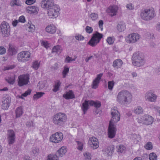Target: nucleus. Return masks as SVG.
<instances>
[{
	"mask_svg": "<svg viewBox=\"0 0 160 160\" xmlns=\"http://www.w3.org/2000/svg\"><path fill=\"white\" fill-rule=\"evenodd\" d=\"M111 112L112 119L109 122L108 135L109 138H112L115 137L116 131V126L114 123L120 120V114L115 107L111 109Z\"/></svg>",
	"mask_w": 160,
	"mask_h": 160,
	"instance_id": "f257e3e1",
	"label": "nucleus"
},
{
	"mask_svg": "<svg viewBox=\"0 0 160 160\" xmlns=\"http://www.w3.org/2000/svg\"><path fill=\"white\" fill-rule=\"evenodd\" d=\"M41 6L43 8L47 9L48 15L50 18L57 17L59 14L60 9L59 6L54 3L53 0H45L41 3Z\"/></svg>",
	"mask_w": 160,
	"mask_h": 160,
	"instance_id": "f03ea898",
	"label": "nucleus"
},
{
	"mask_svg": "<svg viewBox=\"0 0 160 160\" xmlns=\"http://www.w3.org/2000/svg\"><path fill=\"white\" fill-rule=\"evenodd\" d=\"M132 98V96L131 93L126 90L119 92L117 97L118 102L121 104L129 103Z\"/></svg>",
	"mask_w": 160,
	"mask_h": 160,
	"instance_id": "7ed1b4c3",
	"label": "nucleus"
},
{
	"mask_svg": "<svg viewBox=\"0 0 160 160\" xmlns=\"http://www.w3.org/2000/svg\"><path fill=\"white\" fill-rule=\"evenodd\" d=\"M145 62L144 57L141 52H134L132 57V63L134 66L140 67L143 65Z\"/></svg>",
	"mask_w": 160,
	"mask_h": 160,
	"instance_id": "20e7f679",
	"label": "nucleus"
},
{
	"mask_svg": "<svg viewBox=\"0 0 160 160\" xmlns=\"http://www.w3.org/2000/svg\"><path fill=\"white\" fill-rule=\"evenodd\" d=\"M67 119V117L65 114L58 112L54 115L52 121L56 125L62 126L65 124Z\"/></svg>",
	"mask_w": 160,
	"mask_h": 160,
	"instance_id": "39448f33",
	"label": "nucleus"
},
{
	"mask_svg": "<svg viewBox=\"0 0 160 160\" xmlns=\"http://www.w3.org/2000/svg\"><path fill=\"white\" fill-rule=\"evenodd\" d=\"M140 16L142 19L148 21L153 19L156 16V13L153 8L146 9L141 13Z\"/></svg>",
	"mask_w": 160,
	"mask_h": 160,
	"instance_id": "423d86ee",
	"label": "nucleus"
},
{
	"mask_svg": "<svg viewBox=\"0 0 160 160\" xmlns=\"http://www.w3.org/2000/svg\"><path fill=\"white\" fill-rule=\"evenodd\" d=\"M103 35L97 32L92 34V36L88 42V44L92 47H95L98 43L103 37Z\"/></svg>",
	"mask_w": 160,
	"mask_h": 160,
	"instance_id": "0eeeda50",
	"label": "nucleus"
},
{
	"mask_svg": "<svg viewBox=\"0 0 160 160\" xmlns=\"http://www.w3.org/2000/svg\"><path fill=\"white\" fill-rule=\"evenodd\" d=\"M30 56V52L27 51H23L18 54L17 58L19 62H25L29 60Z\"/></svg>",
	"mask_w": 160,
	"mask_h": 160,
	"instance_id": "6e6552de",
	"label": "nucleus"
},
{
	"mask_svg": "<svg viewBox=\"0 0 160 160\" xmlns=\"http://www.w3.org/2000/svg\"><path fill=\"white\" fill-rule=\"evenodd\" d=\"M1 32L4 37H8L10 34V27L8 23L2 22L0 25Z\"/></svg>",
	"mask_w": 160,
	"mask_h": 160,
	"instance_id": "1a4fd4ad",
	"label": "nucleus"
},
{
	"mask_svg": "<svg viewBox=\"0 0 160 160\" xmlns=\"http://www.w3.org/2000/svg\"><path fill=\"white\" fill-rule=\"evenodd\" d=\"M63 138V135L62 132H57L50 136V141L55 143H58L61 142Z\"/></svg>",
	"mask_w": 160,
	"mask_h": 160,
	"instance_id": "9d476101",
	"label": "nucleus"
},
{
	"mask_svg": "<svg viewBox=\"0 0 160 160\" xmlns=\"http://www.w3.org/2000/svg\"><path fill=\"white\" fill-rule=\"evenodd\" d=\"M7 140L9 145L13 144L15 142L16 135L14 131L12 129L7 131Z\"/></svg>",
	"mask_w": 160,
	"mask_h": 160,
	"instance_id": "9b49d317",
	"label": "nucleus"
},
{
	"mask_svg": "<svg viewBox=\"0 0 160 160\" xmlns=\"http://www.w3.org/2000/svg\"><path fill=\"white\" fill-rule=\"evenodd\" d=\"M29 77L28 75H22L18 77V85L21 87L28 84L29 82Z\"/></svg>",
	"mask_w": 160,
	"mask_h": 160,
	"instance_id": "f8f14e48",
	"label": "nucleus"
},
{
	"mask_svg": "<svg viewBox=\"0 0 160 160\" xmlns=\"http://www.w3.org/2000/svg\"><path fill=\"white\" fill-rule=\"evenodd\" d=\"M139 35L137 33H133L128 35L126 40L128 43H133L139 39Z\"/></svg>",
	"mask_w": 160,
	"mask_h": 160,
	"instance_id": "ddd939ff",
	"label": "nucleus"
},
{
	"mask_svg": "<svg viewBox=\"0 0 160 160\" xmlns=\"http://www.w3.org/2000/svg\"><path fill=\"white\" fill-rule=\"evenodd\" d=\"M145 98L149 102H154L156 99L157 96L154 94L152 90H150L146 93Z\"/></svg>",
	"mask_w": 160,
	"mask_h": 160,
	"instance_id": "4468645a",
	"label": "nucleus"
},
{
	"mask_svg": "<svg viewBox=\"0 0 160 160\" xmlns=\"http://www.w3.org/2000/svg\"><path fill=\"white\" fill-rule=\"evenodd\" d=\"M118 10V7L117 6H110L106 10V12L110 14V16L112 17L116 15Z\"/></svg>",
	"mask_w": 160,
	"mask_h": 160,
	"instance_id": "2eb2a0df",
	"label": "nucleus"
},
{
	"mask_svg": "<svg viewBox=\"0 0 160 160\" xmlns=\"http://www.w3.org/2000/svg\"><path fill=\"white\" fill-rule=\"evenodd\" d=\"M11 102V98L7 97V98H4L2 101V108L3 109H7L10 105Z\"/></svg>",
	"mask_w": 160,
	"mask_h": 160,
	"instance_id": "dca6fc26",
	"label": "nucleus"
},
{
	"mask_svg": "<svg viewBox=\"0 0 160 160\" xmlns=\"http://www.w3.org/2000/svg\"><path fill=\"white\" fill-rule=\"evenodd\" d=\"M142 119L144 124L146 125L152 124L153 122V118L147 114L144 115L142 117Z\"/></svg>",
	"mask_w": 160,
	"mask_h": 160,
	"instance_id": "f3484780",
	"label": "nucleus"
},
{
	"mask_svg": "<svg viewBox=\"0 0 160 160\" xmlns=\"http://www.w3.org/2000/svg\"><path fill=\"white\" fill-rule=\"evenodd\" d=\"M63 97L65 99L68 100L75 98V95L72 91L70 90L68 92H66L65 93L63 94Z\"/></svg>",
	"mask_w": 160,
	"mask_h": 160,
	"instance_id": "a211bd4d",
	"label": "nucleus"
},
{
	"mask_svg": "<svg viewBox=\"0 0 160 160\" xmlns=\"http://www.w3.org/2000/svg\"><path fill=\"white\" fill-rule=\"evenodd\" d=\"M26 10L28 13L36 14L38 12V8L36 6H30L27 8Z\"/></svg>",
	"mask_w": 160,
	"mask_h": 160,
	"instance_id": "6ab92c4d",
	"label": "nucleus"
},
{
	"mask_svg": "<svg viewBox=\"0 0 160 160\" xmlns=\"http://www.w3.org/2000/svg\"><path fill=\"white\" fill-rule=\"evenodd\" d=\"M67 152V148L65 147H62L56 152V154L59 157H62Z\"/></svg>",
	"mask_w": 160,
	"mask_h": 160,
	"instance_id": "aec40b11",
	"label": "nucleus"
},
{
	"mask_svg": "<svg viewBox=\"0 0 160 160\" xmlns=\"http://www.w3.org/2000/svg\"><path fill=\"white\" fill-rule=\"evenodd\" d=\"M8 51L9 55L11 56L16 54L17 52L15 46L10 44L9 45Z\"/></svg>",
	"mask_w": 160,
	"mask_h": 160,
	"instance_id": "412c9836",
	"label": "nucleus"
},
{
	"mask_svg": "<svg viewBox=\"0 0 160 160\" xmlns=\"http://www.w3.org/2000/svg\"><path fill=\"white\" fill-rule=\"evenodd\" d=\"M46 31L48 33L53 34L55 32L56 28L53 25H50L47 26L46 28Z\"/></svg>",
	"mask_w": 160,
	"mask_h": 160,
	"instance_id": "4be33fe9",
	"label": "nucleus"
},
{
	"mask_svg": "<svg viewBox=\"0 0 160 160\" xmlns=\"http://www.w3.org/2000/svg\"><path fill=\"white\" fill-rule=\"evenodd\" d=\"M90 140L92 143L91 144V147H92L93 149H95L98 148L99 146V143L97 138L92 137L91 138Z\"/></svg>",
	"mask_w": 160,
	"mask_h": 160,
	"instance_id": "5701e85b",
	"label": "nucleus"
},
{
	"mask_svg": "<svg viewBox=\"0 0 160 160\" xmlns=\"http://www.w3.org/2000/svg\"><path fill=\"white\" fill-rule=\"evenodd\" d=\"M123 64V62L120 59H117L114 61L112 66L117 68H120Z\"/></svg>",
	"mask_w": 160,
	"mask_h": 160,
	"instance_id": "b1692460",
	"label": "nucleus"
},
{
	"mask_svg": "<svg viewBox=\"0 0 160 160\" xmlns=\"http://www.w3.org/2000/svg\"><path fill=\"white\" fill-rule=\"evenodd\" d=\"M23 108L22 106L18 107L15 110L16 117L18 118L21 117L23 113Z\"/></svg>",
	"mask_w": 160,
	"mask_h": 160,
	"instance_id": "393cba45",
	"label": "nucleus"
},
{
	"mask_svg": "<svg viewBox=\"0 0 160 160\" xmlns=\"http://www.w3.org/2000/svg\"><path fill=\"white\" fill-rule=\"evenodd\" d=\"M114 147L113 145L108 147L105 149V152L109 156L111 155L114 152Z\"/></svg>",
	"mask_w": 160,
	"mask_h": 160,
	"instance_id": "a878e982",
	"label": "nucleus"
},
{
	"mask_svg": "<svg viewBox=\"0 0 160 160\" xmlns=\"http://www.w3.org/2000/svg\"><path fill=\"white\" fill-rule=\"evenodd\" d=\"M117 29L119 32L124 31L126 29L125 23L123 22L118 23L117 26Z\"/></svg>",
	"mask_w": 160,
	"mask_h": 160,
	"instance_id": "bb28decb",
	"label": "nucleus"
},
{
	"mask_svg": "<svg viewBox=\"0 0 160 160\" xmlns=\"http://www.w3.org/2000/svg\"><path fill=\"white\" fill-rule=\"evenodd\" d=\"M89 104L88 100H86L82 104V109L83 110L84 114H85L86 112L88 109Z\"/></svg>",
	"mask_w": 160,
	"mask_h": 160,
	"instance_id": "cd10ccee",
	"label": "nucleus"
},
{
	"mask_svg": "<svg viewBox=\"0 0 160 160\" xmlns=\"http://www.w3.org/2000/svg\"><path fill=\"white\" fill-rule=\"evenodd\" d=\"M61 47L59 45L54 47L52 50V52H55L57 54H59L61 52Z\"/></svg>",
	"mask_w": 160,
	"mask_h": 160,
	"instance_id": "c85d7f7f",
	"label": "nucleus"
},
{
	"mask_svg": "<svg viewBox=\"0 0 160 160\" xmlns=\"http://www.w3.org/2000/svg\"><path fill=\"white\" fill-rule=\"evenodd\" d=\"M143 109L141 106H138L135 108L134 110V112L137 114L143 113Z\"/></svg>",
	"mask_w": 160,
	"mask_h": 160,
	"instance_id": "c756f323",
	"label": "nucleus"
},
{
	"mask_svg": "<svg viewBox=\"0 0 160 160\" xmlns=\"http://www.w3.org/2000/svg\"><path fill=\"white\" fill-rule=\"evenodd\" d=\"M44 94L45 93L44 92H36V94H34L33 96V99L34 100H37L39 98L42 97Z\"/></svg>",
	"mask_w": 160,
	"mask_h": 160,
	"instance_id": "7c9ffc66",
	"label": "nucleus"
},
{
	"mask_svg": "<svg viewBox=\"0 0 160 160\" xmlns=\"http://www.w3.org/2000/svg\"><path fill=\"white\" fill-rule=\"evenodd\" d=\"M59 157L56 154L53 155L50 154L48 156L47 160H58V158Z\"/></svg>",
	"mask_w": 160,
	"mask_h": 160,
	"instance_id": "2f4dec72",
	"label": "nucleus"
},
{
	"mask_svg": "<svg viewBox=\"0 0 160 160\" xmlns=\"http://www.w3.org/2000/svg\"><path fill=\"white\" fill-rule=\"evenodd\" d=\"M99 82L96 80L94 79L91 85L92 88L94 89L97 88L98 87Z\"/></svg>",
	"mask_w": 160,
	"mask_h": 160,
	"instance_id": "473e14b6",
	"label": "nucleus"
},
{
	"mask_svg": "<svg viewBox=\"0 0 160 160\" xmlns=\"http://www.w3.org/2000/svg\"><path fill=\"white\" fill-rule=\"evenodd\" d=\"M61 83L59 81H58L55 84L54 88L53 89V91L54 92H56L59 90V87L60 86Z\"/></svg>",
	"mask_w": 160,
	"mask_h": 160,
	"instance_id": "72a5a7b5",
	"label": "nucleus"
},
{
	"mask_svg": "<svg viewBox=\"0 0 160 160\" xmlns=\"http://www.w3.org/2000/svg\"><path fill=\"white\" fill-rule=\"evenodd\" d=\"M115 82L113 81H108V88L110 91H112Z\"/></svg>",
	"mask_w": 160,
	"mask_h": 160,
	"instance_id": "f704fd0d",
	"label": "nucleus"
},
{
	"mask_svg": "<svg viewBox=\"0 0 160 160\" xmlns=\"http://www.w3.org/2000/svg\"><path fill=\"white\" fill-rule=\"evenodd\" d=\"M40 66V63L38 61H34L33 62L32 67L35 70H37Z\"/></svg>",
	"mask_w": 160,
	"mask_h": 160,
	"instance_id": "c9c22d12",
	"label": "nucleus"
},
{
	"mask_svg": "<svg viewBox=\"0 0 160 160\" xmlns=\"http://www.w3.org/2000/svg\"><path fill=\"white\" fill-rule=\"evenodd\" d=\"M6 81L9 84H13L14 82V77H9L8 78V79H6Z\"/></svg>",
	"mask_w": 160,
	"mask_h": 160,
	"instance_id": "e433bc0d",
	"label": "nucleus"
},
{
	"mask_svg": "<svg viewBox=\"0 0 160 160\" xmlns=\"http://www.w3.org/2000/svg\"><path fill=\"white\" fill-rule=\"evenodd\" d=\"M126 150V147L123 145H120L118 147V152L121 153L125 152Z\"/></svg>",
	"mask_w": 160,
	"mask_h": 160,
	"instance_id": "4c0bfd02",
	"label": "nucleus"
},
{
	"mask_svg": "<svg viewBox=\"0 0 160 160\" xmlns=\"http://www.w3.org/2000/svg\"><path fill=\"white\" fill-rule=\"evenodd\" d=\"M114 41L113 37H108L107 39V41L109 44H112Z\"/></svg>",
	"mask_w": 160,
	"mask_h": 160,
	"instance_id": "58836bf2",
	"label": "nucleus"
},
{
	"mask_svg": "<svg viewBox=\"0 0 160 160\" xmlns=\"http://www.w3.org/2000/svg\"><path fill=\"white\" fill-rule=\"evenodd\" d=\"M85 160H91V157L90 153L88 152H85L84 154Z\"/></svg>",
	"mask_w": 160,
	"mask_h": 160,
	"instance_id": "ea45409f",
	"label": "nucleus"
},
{
	"mask_svg": "<svg viewBox=\"0 0 160 160\" xmlns=\"http://www.w3.org/2000/svg\"><path fill=\"white\" fill-rule=\"evenodd\" d=\"M11 4L12 6L15 5L17 6H20L19 0H13L11 2Z\"/></svg>",
	"mask_w": 160,
	"mask_h": 160,
	"instance_id": "a19ab883",
	"label": "nucleus"
},
{
	"mask_svg": "<svg viewBox=\"0 0 160 160\" xmlns=\"http://www.w3.org/2000/svg\"><path fill=\"white\" fill-rule=\"evenodd\" d=\"M149 159L150 160H157V156L154 153H151L149 155Z\"/></svg>",
	"mask_w": 160,
	"mask_h": 160,
	"instance_id": "79ce46f5",
	"label": "nucleus"
},
{
	"mask_svg": "<svg viewBox=\"0 0 160 160\" xmlns=\"http://www.w3.org/2000/svg\"><path fill=\"white\" fill-rule=\"evenodd\" d=\"M39 152L38 148L34 147L32 148V152L35 155H37Z\"/></svg>",
	"mask_w": 160,
	"mask_h": 160,
	"instance_id": "37998d69",
	"label": "nucleus"
},
{
	"mask_svg": "<svg viewBox=\"0 0 160 160\" xmlns=\"http://www.w3.org/2000/svg\"><path fill=\"white\" fill-rule=\"evenodd\" d=\"M90 16L92 20H96L98 18V14L95 13H92Z\"/></svg>",
	"mask_w": 160,
	"mask_h": 160,
	"instance_id": "c03bdc74",
	"label": "nucleus"
},
{
	"mask_svg": "<svg viewBox=\"0 0 160 160\" xmlns=\"http://www.w3.org/2000/svg\"><path fill=\"white\" fill-rule=\"evenodd\" d=\"M145 148L148 150L151 149L152 148V144L151 142H148L146 145Z\"/></svg>",
	"mask_w": 160,
	"mask_h": 160,
	"instance_id": "a18cd8bd",
	"label": "nucleus"
},
{
	"mask_svg": "<svg viewBox=\"0 0 160 160\" xmlns=\"http://www.w3.org/2000/svg\"><path fill=\"white\" fill-rule=\"evenodd\" d=\"M77 143L78 145V149L80 151L82 150L83 148V143L80 141H78Z\"/></svg>",
	"mask_w": 160,
	"mask_h": 160,
	"instance_id": "49530a36",
	"label": "nucleus"
},
{
	"mask_svg": "<svg viewBox=\"0 0 160 160\" xmlns=\"http://www.w3.org/2000/svg\"><path fill=\"white\" fill-rule=\"evenodd\" d=\"M85 30L88 33H92L93 30L91 27L87 26L86 27Z\"/></svg>",
	"mask_w": 160,
	"mask_h": 160,
	"instance_id": "de8ad7c7",
	"label": "nucleus"
},
{
	"mask_svg": "<svg viewBox=\"0 0 160 160\" xmlns=\"http://www.w3.org/2000/svg\"><path fill=\"white\" fill-rule=\"evenodd\" d=\"M44 86L45 84L43 82H39L38 84V87L40 90L42 89Z\"/></svg>",
	"mask_w": 160,
	"mask_h": 160,
	"instance_id": "09e8293b",
	"label": "nucleus"
},
{
	"mask_svg": "<svg viewBox=\"0 0 160 160\" xmlns=\"http://www.w3.org/2000/svg\"><path fill=\"white\" fill-rule=\"evenodd\" d=\"M6 52V48L3 46H0V54L3 55Z\"/></svg>",
	"mask_w": 160,
	"mask_h": 160,
	"instance_id": "8fccbe9b",
	"label": "nucleus"
},
{
	"mask_svg": "<svg viewBox=\"0 0 160 160\" xmlns=\"http://www.w3.org/2000/svg\"><path fill=\"white\" fill-rule=\"evenodd\" d=\"M69 68H64V70L62 71V74H63V78H65V76L69 72Z\"/></svg>",
	"mask_w": 160,
	"mask_h": 160,
	"instance_id": "3c124183",
	"label": "nucleus"
},
{
	"mask_svg": "<svg viewBox=\"0 0 160 160\" xmlns=\"http://www.w3.org/2000/svg\"><path fill=\"white\" fill-rule=\"evenodd\" d=\"M76 39L78 40H82L84 39V38L83 36L81 35H78L77 36H76L75 37Z\"/></svg>",
	"mask_w": 160,
	"mask_h": 160,
	"instance_id": "603ef678",
	"label": "nucleus"
},
{
	"mask_svg": "<svg viewBox=\"0 0 160 160\" xmlns=\"http://www.w3.org/2000/svg\"><path fill=\"white\" fill-rule=\"evenodd\" d=\"M31 90L29 89H28L24 93L22 94V95L24 97H26L28 95H30L31 93Z\"/></svg>",
	"mask_w": 160,
	"mask_h": 160,
	"instance_id": "864d4df0",
	"label": "nucleus"
},
{
	"mask_svg": "<svg viewBox=\"0 0 160 160\" xmlns=\"http://www.w3.org/2000/svg\"><path fill=\"white\" fill-rule=\"evenodd\" d=\"M26 125L29 127H33L34 126L33 122L32 121L27 122Z\"/></svg>",
	"mask_w": 160,
	"mask_h": 160,
	"instance_id": "5fc2aeb1",
	"label": "nucleus"
},
{
	"mask_svg": "<svg viewBox=\"0 0 160 160\" xmlns=\"http://www.w3.org/2000/svg\"><path fill=\"white\" fill-rule=\"evenodd\" d=\"M58 68V64L57 63H55L54 66L51 67V70L53 71L56 70Z\"/></svg>",
	"mask_w": 160,
	"mask_h": 160,
	"instance_id": "6e6d98bb",
	"label": "nucleus"
},
{
	"mask_svg": "<svg viewBox=\"0 0 160 160\" xmlns=\"http://www.w3.org/2000/svg\"><path fill=\"white\" fill-rule=\"evenodd\" d=\"M36 0H27L25 2L28 5H31L34 3Z\"/></svg>",
	"mask_w": 160,
	"mask_h": 160,
	"instance_id": "4d7b16f0",
	"label": "nucleus"
},
{
	"mask_svg": "<svg viewBox=\"0 0 160 160\" xmlns=\"http://www.w3.org/2000/svg\"><path fill=\"white\" fill-rule=\"evenodd\" d=\"M94 105V107L97 109L98 108H100L101 107V102H95Z\"/></svg>",
	"mask_w": 160,
	"mask_h": 160,
	"instance_id": "13d9d810",
	"label": "nucleus"
},
{
	"mask_svg": "<svg viewBox=\"0 0 160 160\" xmlns=\"http://www.w3.org/2000/svg\"><path fill=\"white\" fill-rule=\"evenodd\" d=\"M103 75V73H101L97 75L96 78H95V80L100 82V80L101 79V77Z\"/></svg>",
	"mask_w": 160,
	"mask_h": 160,
	"instance_id": "bf43d9fd",
	"label": "nucleus"
},
{
	"mask_svg": "<svg viewBox=\"0 0 160 160\" xmlns=\"http://www.w3.org/2000/svg\"><path fill=\"white\" fill-rule=\"evenodd\" d=\"M103 24V22L102 20H100L98 22V25L100 28L101 29V30L103 29L102 26Z\"/></svg>",
	"mask_w": 160,
	"mask_h": 160,
	"instance_id": "052dcab7",
	"label": "nucleus"
},
{
	"mask_svg": "<svg viewBox=\"0 0 160 160\" xmlns=\"http://www.w3.org/2000/svg\"><path fill=\"white\" fill-rule=\"evenodd\" d=\"M19 21L21 22L24 23L25 22V19L23 16H21L19 18Z\"/></svg>",
	"mask_w": 160,
	"mask_h": 160,
	"instance_id": "680f3d73",
	"label": "nucleus"
},
{
	"mask_svg": "<svg viewBox=\"0 0 160 160\" xmlns=\"http://www.w3.org/2000/svg\"><path fill=\"white\" fill-rule=\"evenodd\" d=\"M28 28L29 29L28 31L30 32H33L35 29L34 26L33 25H30L29 26Z\"/></svg>",
	"mask_w": 160,
	"mask_h": 160,
	"instance_id": "e2e57ef3",
	"label": "nucleus"
},
{
	"mask_svg": "<svg viewBox=\"0 0 160 160\" xmlns=\"http://www.w3.org/2000/svg\"><path fill=\"white\" fill-rule=\"evenodd\" d=\"M138 136H139V135H137L135 133L132 134L131 135V138L132 139L135 140L137 139Z\"/></svg>",
	"mask_w": 160,
	"mask_h": 160,
	"instance_id": "0e129e2a",
	"label": "nucleus"
},
{
	"mask_svg": "<svg viewBox=\"0 0 160 160\" xmlns=\"http://www.w3.org/2000/svg\"><path fill=\"white\" fill-rule=\"evenodd\" d=\"M72 58L68 56H67L65 59V62L68 63H69L72 61Z\"/></svg>",
	"mask_w": 160,
	"mask_h": 160,
	"instance_id": "69168bd1",
	"label": "nucleus"
},
{
	"mask_svg": "<svg viewBox=\"0 0 160 160\" xmlns=\"http://www.w3.org/2000/svg\"><path fill=\"white\" fill-rule=\"evenodd\" d=\"M126 7L129 10H132L133 9V7L131 4H127L126 5Z\"/></svg>",
	"mask_w": 160,
	"mask_h": 160,
	"instance_id": "338daca9",
	"label": "nucleus"
},
{
	"mask_svg": "<svg viewBox=\"0 0 160 160\" xmlns=\"http://www.w3.org/2000/svg\"><path fill=\"white\" fill-rule=\"evenodd\" d=\"M157 30L159 31H160V23H158L156 25Z\"/></svg>",
	"mask_w": 160,
	"mask_h": 160,
	"instance_id": "774afa93",
	"label": "nucleus"
}]
</instances>
